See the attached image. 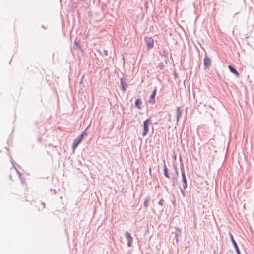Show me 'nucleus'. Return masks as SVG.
Instances as JSON below:
<instances>
[{"mask_svg":"<svg viewBox=\"0 0 254 254\" xmlns=\"http://www.w3.org/2000/svg\"><path fill=\"white\" fill-rule=\"evenodd\" d=\"M135 104L136 107L138 109H141V101L140 99H137L135 101Z\"/></svg>","mask_w":254,"mask_h":254,"instance_id":"nucleus-11","label":"nucleus"},{"mask_svg":"<svg viewBox=\"0 0 254 254\" xmlns=\"http://www.w3.org/2000/svg\"><path fill=\"white\" fill-rule=\"evenodd\" d=\"M149 172L150 174L151 175V169L150 168H149Z\"/></svg>","mask_w":254,"mask_h":254,"instance_id":"nucleus-16","label":"nucleus"},{"mask_svg":"<svg viewBox=\"0 0 254 254\" xmlns=\"http://www.w3.org/2000/svg\"><path fill=\"white\" fill-rule=\"evenodd\" d=\"M230 238H231V241L234 245V246L235 247V248L237 251V253L238 254H240V252L239 251V248L238 247V245L236 242V241H235L234 238H233V235L231 234H230Z\"/></svg>","mask_w":254,"mask_h":254,"instance_id":"nucleus-6","label":"nucleus"},{"mask_svg":"<svg viewBox=\"0 0 254 254\" xmlns=\"http://www.w3.org/2000/svg\"><path fill=\"white\" fill-rule=\"evenodd\" d=\"M145 41L146 43L147 49H152L154 46V40L150 37H146L145 38Z\"/></svg>","mask_w":254,"mask_h":254,"instance_id":"nucleus-3","label":"nucleus"},{"mask_svg":"<svg viewBox=\"0 0 254 254\" xmlns=\"http://www.w3.org/2000/svg\"><path fill=\"white\" fill-rule=\"evenodd\" d=\"M125 236L127 240L128 243L127 245L128 247H130L131 246L132 241H133V238L131 236L130 234L128 233V232H126L125 233Z\"/></svg>","mask_w":254,"mask_h":254,"instance_id":"nucleus-5","label":"nucleus"},{"mask_svg":"<svg viewBox=\"0 0 254 254\" xmlns=\"http://www.w3.org/2000/svg\"><path fill=\"white\" fill-rule=\"evenodd\" d=\"M176 111H177L176 120H177V122H178V121L179 120V118H180V116H181V114H182L180 108L178 107Z\"/></svg>","mask_w":254,"mask_h":254,"instance_id":"nucleus-10","label":"nucleus"},{"mask_svg":"<svg viewBox=\"0 0 254 254\" xmlns=\"http://www.w3.org/2000/svg\"><path fill=\"white\" fill-rule=\"evenodd\" d=\"M156 88H155L154 89L153 92L152 93V94L151 95L150 99L149 100V103H152V104H154L155 103L154 97L156 95Z\"/></svg>","mask_w":254,"mask_h":254,"instance_id":"nucleus-8","label":"nucleus"},{"mask_svg":"<svg viewBox=\"0 0 254 254\" xmlns=\"http://www.w3.org/2000/svg\"><path fill=\"white\" fill-rule=\"evenodd\" d=\"M149 200H150L149 199H147L145 200V201L144 202V206H145V207H146V208L148 207Z\"/></svg>","mask_w":254,"mask_h":254,"instance_id":"nucleus-13","label":"nucleus"},{"mask_svg":"<svg viewBox=\"0 0 254 254\" xmlns=\"http://www.w3.org/2000/svg\"><path fill=\"white\" fill-rule=\"evenodd\" d=\"M83 135H81L79 138H76L73 142L72 145V148L73 150H75L77 146L80 143L82 139Z\"/></svg>","mask_w":254,"mask_h":254,"instance_id":"nucleus-4","label":"nucleus"},{"mask_svg":"<svg viewBox=\"0 0 254 254\" xmlns=\"http://www.w3.org/2000/svg\"><path fill=\"white\" fill-rule=\"evenodd\" d=\"M228 68L230 71L233 74H234L237 77H239L240 75L238 71L231 65H228Z\"/></svg>","mask_w":254,"mask_h":254,"instance_id":"nucleus-9","label":"nucleus"},{"mask_svg":"<svg viewBox=\"0 0 254 254\" xmlns=\"http://www.w3.org/2000/svg\"><path fill=\"white\" fill-rule=\"evenodd\" d=\"M121 84H122V89H123L124 91H125L126 89H125V88L124 87V83L122 81V80L121 81Z\"/></svg>","mask_w":254,"mask_h":254,"instance_id":"nucleus-14","label":"nucleus"},{"mask_svg":"<svg viewBox=\"0 0 254 254\" xmlns=\"http://www.w3.org/2000/svg\"><path fill=\"white\" fill-rule=\"evenodd\" d=\"M151 124V121L149 119H147L143 122V132L142 133V136H145L149 130V126Z\"/></svg>","mask_w":254,"mask_h":254,"instance_id":"nucleus-2","label":"nucleus"},{"mask_svg":"<svg viewBox=\"0 0 254 254\" xmlns=\"http://www.w3.org/2000/svg\"><path fill=\"white\" fill-rule=\"evenodd\" d=\"M163 200L161 199L159 201L158 203L159 205L162 206L163 205Z\"/></svg>","mask_w":254,"mask_h":254,"instance_id":"nucleus-15","label":"nucleus"},{"mask_svg":"<svg viewBox=\"0 0 254 254\" xmlns=\"http://www.w3.org/2000/svg\"><path fill=\"white\" fill-rule=\"evenodd\" d=\"M182 181H181L182 183H179L177 182V177L175 176L173 178V185H179V188L181 189V190H182V188L186 189L187 187V180L185 176V174L184 171H182Z\"/></svg>","mask_w":254,"mask_h":254,"instance_id":"nucleus-1","label":"nucleus"},{"mask_svg":"<svg viewBox=\"0 0 254 254\" xmlns=\"http://www.w3.org/2000/svg\"><path fill=\"white\" fill-rule=\"evenodd\" d=\"M176 175L178 176V173L176 172Z\"/></svg>","mask_w":254,"mask_h":254,"instance_id":"nucleus-17","label":"nucleus"},{"mask_svg":"<svg viewBox=\"0 0 254 254\" xmlns=\"http://www.w3.org/2000/svg\"><path fill=\"white\" fill-rule=\"evenodd\" d=\"M164 175H165V177L167 178H169L168 173V170H167V168L165 164L164 165Z\"/></svg>","mask_w":254,"mask_h":254,"instance_id":"nucleus-12","label":"nucleus"},{"mask_svg":"<svg viewBox=\"0 0 254 254\" xmlns=\"http://www.w3.org/2000/svg\"><path fill=\"white\" fill-rule=\"evenodd\" d=\"M211 59L208 57H205L204 59V65L205 67L208 68L211 65Z\"/></svg>","mask_w":254,"mask_h":254,"instance_id":"nucleus-7","label":"nucleus"}]
</instances>
